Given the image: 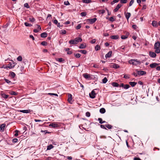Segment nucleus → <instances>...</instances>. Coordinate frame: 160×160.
Returning <instances> with one entry per match:
<instances>
[{
    "label": "nucleus",
    "instance_id": "21",
    "mask_svg": "<svg viewBox=\"0 0 160 160\" xmlns=\"http://www.w3.org/2000/svg\"><path fill=\"white\" fill-rule=\"evenodd\" d=\"M119 8H120V4H118L114 10V12H117L119 10Z\"/></svg>",
    "mask_w": 160,
    "mask_h": 160
},
{
    "label": "nucleus",
    "instance_id": "30",
    "mask_svg": "<svg viewBox=\"0 0 160 160\" xmlns=\"http://www.w3.org/2000/svg\"><path fill=\"white\" fill-rule=\"evenodd\" d=\"M98 120L99 121V123L100 124H102L105 122V121H103L102 119L100 118H98Z\"/></svg>",
    "mask_w": 160,
    "mask_h": 160
},
{
    "label": "nucleus",
    "instance_id": "11",
    "mask_svg": "<svg viewBox=\"0 0 160 160\" xmlns=\"http://www.w3.org/2000/svg\"><path fill=\"white\" fill-rule=\"evenodd\" d=\"M150 56L152 58H155L156 56V52H150L149 53Z\"/></svg>",
    "mask_w": 160,
    "mask_h": 160
},
{
    "label": "nucleus",
    "instance_id": "32",
    "mask_svg": "<svg viewBox=\"0 0 160 160\" xmlns=\"http://www.w3.org/2000/svg\"><path fill=\"white\" fill-rule=\"evenodd\" d=\"M2 96L3 98H7L8 97V95H6L5 93L2 94Z\"/></svg>",
    "mask_w": 160,
    "mask_h": 160
},
{
    "label": "nucleus",
    "instance_id": "56",
    "mask_svg": "<svg viewBox=\"0 0 160 160\" xmlns=\"http://www.w3.org/2000/svg\"><path fill=\"white\" fill-rule=\"evenodd\" d=\"M105 10H100L99 11V12L100 13H102V14H103L105 12Z\"/></svg>",
    "mask_w": 160,
    "mask_h": 160
},
{
    "label": "nucleus",
    "instance_id": "45",
    "mask_svg": "<svg viewBox=\"0 0 160 160\" xmlns=\"http://www.w3.org/2000/svg\"><path fill=\"white\" fill-rule=\"evenodd\" d=\"M134 2V0H131L129 4V6H131L133 3Z\"/></svg>",
    "mask_w": 160,
    "mask_h": 160
},
{
    "label": "nucleus",
    "instance_id": "37",
    "mask_svg": "<svg viewBox=\"0 0 160 160\" xmlns=\"http://www.w3.org/2000/svg\"><path fill=\"white\" fill-rule=\"evenodd\" d=\"M81 15L82 17L85 16L87 15V13L86 12H83L81 13Z\"/></svg>",
    "mask_w": 160,
    "mask_h": 160
},
{
    "label": "nucleus",
    "instance_id": "33",
    "mask_svg": "<svg viewBox=\"0 0 160 160\" xmlns=\"http://www.w3.org/2000/svg\"><path fill=\"white\" fill-rule=\"evenodd\" d=\"M112 85L115 87H117L119 86V84L117 82H113L112 83Z\"/></svg>",
    "mask_w": 160,
    "mask_h": 160
},
{
    "label": "nucleus",
    "instance_id": "12",
    "mask_svg": "<svg viewBox=\"0 0 160 160\" xmlns=\"http://www.w3.org/2000/svg\"><path fill=\"white\" fill-rule=\"evenodd\" d=\"M6 126L5 124H2L0 125V130L2 132H3L4 130V128Z\"/></svg>",
    "mask_w": 160,
    "mask_h": 160
},
{
    "label": "nucleus",
    "instance_id": "4",
    "mask_svg": "<svg viewBox=\"0 0 160 160\" xmlns=\"http://www.w3.org/2000/svg\"><path fill=\"white\" fill-rule=\"evenodd\" d=\"M82 76L86 79H91V76L90 74L87 73H84L82 74Z\"/></svg>",
    "mask_w": 160,
    "mask_h": 160
},
{
    "label": "nucleus",
    "instance_id": "48",
    "mask_svg": "<svg viewBox=\"0 0 160 160\" xmlns=\"http://www.w3.org/2000/svg\"><path fill=\"white\" fill-rule=\"evenodd\" d=\"M96 41V39H93L90 42L92 44H94L95 43Z\"/></svg>",
    "mask_w": 160,
    "mask_h": 160
},
{
    "label": "nucleus",
    "instance_id": "34",
    "mask_svg": "<svg viewBox=\"0 0 160 160\" xmlns=\"http://www.w3.org/2000/svg\"><path fill=\"white\" fill-rule=\"evenodd\" d=\"M24 25L27 27H31L32 26V24L26 22L24 23Z\"/></svg>",
    "mask_w": 160,
    "mask_h": 160
},
{
    "label": "nucleus",
    "instance_id": "36",
    "mask_svg": "<svg viewBox=\"0 0 160 160\" xmlns=\"http://www.w3.org/2000/svg\"><path fill=\"white\" fill-rule=\"evenodd\" d=\"M17 59L18 61H21L22 60V58L21 56H19L17 58Z\"/></svg>",
    "mask_w": 160,
    "mask_h": 160
},
{
    "label": "nucleus",
    "instance_id": "2",
    "mask_svg": "<svg viewBox=\"0 0 160 160\" xmlns=\"http://www.w3.org/2000/svg\"><path fill=\"white\" fill-rule=\"evenodd\" d=\"M129 63L132 64L133 65H139L141 62L139 61L137 59H132L129 61Z\"/></svg>",
    "mask_w": 160,
    "mask_h": 160
},
{
    "label": "nucleus",
    "instance_id": "9",
    "mask_svg": "<svg viewBox=\"0 0 160 160\" xmlns=\"http://www.w3.org/2000/svg\"><path fill=\"white\" fill-rule=\"evenodd\" d=\"M68 101L70 103H72V95L70 94H69L68 96Z\"/></svg>",
    "mask_w": 160,
    "mask_h": 160
},
{
    "label": "nucleus",
    "instance_id": "62",
    "mask_svg": "<svg viewBox=\"0 0 160 160\" xmlns=\"http://www.w3.org/2000/svg\"><path fill=\"white\" fill-rule=\"evenodd\" d=\"M109 20L112 22H113L114 21V18L112 17H111L109 18Z\"/></svg>",
    "mask_w": 160,
    "mask_h": 160
},
{
    "label": "nucleus",
    "instance_id": "52",
    "mask_svg": "<svg viewBox=\"0 0 160 160\" xmlns=\"http://www.w3.org/2000/svg\"><path fill=\"white\" fill-rule=\"evenodd\" d=\"M64 4L66 5H69L70 3L68 1H65L64 2Z\"/></svg>",
    "mask_w": 160,
    "mask_h": 160
},
{
    "label": "nucleus",
    "instance_id": "17",
    "mask_svg": "<svg viewBox=\"0 0 160 160\" xmlns=\"http://www.w3.org/2000/svg\"><path fill=\"white\" fill-rule=\"evenodd\" d=\"M49 126L52 127L53 128L57 127L58 126V125L57 124L55 123H52L50 124L49 125Z\"/></svg>",
    "mask_w": 160,
    "mask_h": 160
},
{
    "label": "nucleus",
    "instance_id": "57",
    "mask_svg": "<svg viewBox=\"0 0 160 160\" xmlns=\"http://www.w3.org/2000/svg\"><path fill=\"white\" fill-rule=\"evenodd\" d=\"M36 26L37 28L39 30H41V28L40 25H39L38 24H36Z\"/></svg>",
    "mask_w": 160,
    "mask_h": 160
},
{
    "label": "nucleus",
    "instance_id": "64",
    "mask_svg": "<svg viewBox=\"0 0 160 160\" xmlns=\"http://www.w3.org/2000/svg\"><path fill=\"white\" fill-rule=\"evenodd\" d=\"M134 160H142L139 158H134Z\"/></svg>",
    "mask_w": 160,
    "mask_h": 160
},
{
    "label": "nucleus",
    "instance_id": "44",
    "mask_svg": "<svg viewBox=\"0 0 160 160\" xmlns=\"http://www.w3.org/2000/svg\"><path fill=\"white\" fill-rule=\"evenodd\" d=\"M127 2V0H121V3H126Z\"/></svg>",
    "mask_w": 160,
    "mask_h": 160
},
{
    "label": "nucleus",
    "instance_id": "29",
    "mask_svg": "<svg viewBox=\"0 0 160 160\" xmlns=\"http://www.w3.org/2000/svg\"><path fill=\"white\" fill-rule=\"evenodd\" d=\"M82 1L83 3H88L92 2L91 0H82Z\"/></svg>",
    "mask_w": 160,
    "mask_h": 160
},
{
    "label": "nucleus",
    "instance_id": "16",
    "mask_svg": "<svg viewBox=\"0 0 160 160\" xmlns=\"http://www.w3.org/2000/svg\"><path fill=\"white\" fill-rule=\"evenodd\" d=\"M129 34L127 33L125 35H123L121 36V38L122 39H126L128 36Z\"/></svg>",
    "mask_w": 160,
    "mask_h": 160
},
{
    "label": "nucleus",
    "instance_id": "61",
    "mask_svg": "<svg viewBox=\"0 0 160 160\" xmlns=\"http://www.w3.org/2000/svg\"><path fill=\"white\" fill-rule=\"evenodd\" d=\"M86 116L88 117H89L90 116V114L89 112H87L86 113Z\"/></svg>",
    "mask_w": 160,
    "mask_h": 160
},
{
    "label": "nucleus",
    "instance_id": "58",
    "mask_svg": "<svg viewBox=\"0 0 160 160\" xmlns=\"http://www.w3.org/2000/svg\"><path fill=\"white\" fill-rule=\"evenodd\" d=\"M15 133L14 134L15 136H17L18 135V131L16 130L15 131Z\"/></svg>",
    "mask_w": 160,
    "mask_h": 160
},
{
    "label": "nucleus",
    "instance_id": "46",
    "mask_svg": "<svg viewBox=\"0 0 160 160\" xmlns=\"http://www.w3.org/2000/svg\"><path fill=\"white\" fill-rule=\"evenodd\" d=\"M24 6L26 8H30L28 4L27 3H26L24 4Z\"/></svg>",
    "mask_w": 160,
    "mask_h": 160
},
{
    "label": "nucleus",
    "instance_id": "22",
    "mask_svg": "<svg viewBox=\"0 0 160 160\" xmlns=\"http://www.w3.org/2000/svg\"><path fill=\"white\" fill-rule=\"evenodd\" d=\"M86 45L85 44H81L79 46V48L80 49H83L86 48Z\"/></svg>",
    "mask_w": 160,
    "mask_h": 160
},
{
    "label": "nucleus",
    "instance_id": "25",
    "mask_svg": "<svg viewBox=\"0 0 160 160\" xmlns=\"http://www.w3.org/2000/svg\"><path fill=\"white\" fill-rule=\"evenodd\" d=\"M20 112H23V113H28L30 112V110H21Z\"/></svg>",
    "mask_w": 160,
    "mask_h": 160
},
{
    "label": "nucleus",
    "instance_id": "49",
    "mask_svg": "<svg viewBox=\"0 0 160 160\" xmlns=\"http://www.w3.org/2000/svg\"><path fill=\"white\" fill-rule=\"evenodd\" d=\"M81 26L80 24H78L76 27V29L77 30L81 28Z\"/></svg>",
    "mask_w": 160,
    "mask_h": 160
},
{
    "label": "nucleus",
    "instance_id": "3",
    "mask_svg": "<svg viewBox=\"0 0 160 160\" xmlns=\"http://www.w3.org/2000/svg\"><path fill=\"white\" fill-rule=\"evenodd\" d=\"M137 72V74L139 75H143L146 74V72L145 71L141 70H136Z\"/></svg>",
    "mask_w": 160,
    "mask_h": 160
},
{
    "label": "nucleus",
    "instance_id": "53",
    "mask_svg": "<svg viewBox=\"0 0 160 160\" xmlns=\"http://www.w3.org/2000/svg\"><path fill=\"white\" fill-rule=\"evenodd\" d=\"M113 67L114 68H118L119 67V66H118V65H117L116 64H114L113 65Z\"/></svg>",
    "mask_w": 160,
    "mask_h": 160
},
{
    "label": "nucleus",
    "instance_id": "43",
    "mask_svg": "<svg viewBox=\"0 0 160 160\" xmlns=\"http://www.w3.org/2000/svg\"><path fill=\"white\" fill-rule=\"evenodd\" d=\"M10 93L11 95H16L17 94V93L16 92H15L13 91H11L10 92Z\"/></svg>",
    "mask_w": 160,
    "mask_h": 160
},
{
    "label": "nucleus",
    "instance_id": "13",
    "mask_svg": "<svg viewBox=\"0 0 160 160\" xmlns=\"http://www.w3.org/2000/svg\"><path fill=\"white\" fill-rule=\"evenodd\" d=\"M77 44L79 42H81L82 39L80 38H77L74 39Z\"/></svg>",
    "mask_w": 160,
    "mask_h": 160
},
{
    "label": "nucleus",
    "instance_id": "18",
    "mask_svg": "<svg viewBox=\"0 0 160 160\" xmlns=\"http://www.w3.org/2000/svg\"><path fill=\"white\" fill-rule=\"evenodd\" d=\"M119 36L118 35H112L110 37L111 38L113 39H117L118 38Z\"/></svg>",
    "mask_w": 160,
    "mask_h": 160
},
{
    "label": "nucleus",
    "instance_id": "20",
    "mask_svg": "<svg viewBox=\"0 0 160 160\" xmlns=\"http://www.w3.org/2000/svg\"><path fill=\"white\" fill-rule=\"evenodd\" d=\"M112 53V51H109L107 54L105 55V57L106 58H110L111 56V54Z\"/></svg>",
    "mask_w": 160,
    "mask_h": 160
},
{
    "label": "nucleus",
    "instance_id": "51",
    "mask_svg": "<svg viewBox=\"0 0 160 160\" xmlns=\"http://www.w3.org/2000/svg\"><path fill=\"white\" fill-rule=\"evenodd\" d=\"M75 56L77 58H79L81 56V55L79 53H77L75 55Z\"/></svg>",
    "mask_w": 160,
    "mask_h": 160
},
{
    "label": "nucleus",
    "instance_id": "47",
    "mask_svg": "<svg viewBox=\"0 0 160 160\" xmlns=\"http://www.w3.org/2000/svg\"><path fill=\"white\" fill-rule=\"evenodd\" d=\"M48 94L50 95H54V96H57V97L58 96V95L57 94L54 93H48Z\"/></svg>",
    "mask_w": 160,
    "mask_h": 160
},
{
    "label": "nucleus",
    "instance_id": "31",
    "mask_svg": "<svg viewBox=\"0 0 160 160\" xmlns=\"http://www.w3.org/2000/svg\"><path fill=\"white\" fill-rule=\"evenodd\" d=\"M131 15V14L129 12H127L126 15V18L128 20L129 18L130 17Z\"/></svg>",
    "mask_w": 160,
    "mask_h": 160
},
{
    "label": "nucleus",
    "instance_id": "55",
    "mask_svg": "<svg viewBox=\"0 0 160 160\" xmlns=\"http://www.w3.org/2000/svg\"><path fill=\"white\" fill-rule=\"evenodd\" d=\"M18 140L17 138H14L12 140V142H17Z\"/></svg>",
    "mask_w": 160,
    "mask_h": 160
},
{
    "label": "nucleus",
    "instance_id": "6",
    "mask_svg": "<svg viewBox=\"0 0 160 160\" xmlns=\"http://www.w3.org/2000/svg\"><path fill=\"white\" fill-rule=\"evenodd\" d=\"M96 93L94 90H92L91 93H89L90 98H94L95 97Z\"/></svg>",
    "mask_w": 160,
    "mask_h": 160
},
{
    "label": "nucleus",
    "instance_id": "1",
    "mask_svg": "<svg viewBox=\"0 0 160 160\" xmlns=\"http://www.w3.org/2000/svg\"><path fill=\"white\" fill-rule=\"evenodd\" d=\"M160 42L159 41L156 42L154 44V49L155 52L157 53H160Z\"/></svg>",
    "mask_w": 160,
    "mask_h": 160
},
{
    "label": "nucleus",
    "instance_id": "10",
    "mask_svg": "<svg viewBox=\"0 0 160 160\" xmlns=\"http://www.w3.org/2000/svg\"><path fill=\"white\" fill-rule=\"evenodd\" d=\"M121 87H123L124 89H127L130 87V86L128 84L124 85L123 83H121Z\"/></svg>",
    "mask_w": 160,
    "mask_h": 160
},
{
    "label": "nucleus",
    "instance_id": "40",
    "mask_svg": "<svg viewBox=\"0 0 160 160\" xmlns=\"http://www.w3.org/2000/svg\"><path fill=\"white\" fill-rule=\"evenodd\" d=\"M41 44L43 46H46L47 45V43L45 41H43L41 42Z\"/></svg>",
    "mask_w": 160,
    "mask_h": 160
},
{
    "label": "nucleus",
    "instance_id": "23",
    "mask_svg": "<svg viewBox=\"0 0 160 160\" xmlns=\"http://www.w3.org/2000/svg\"><path fill=\"white\" fill-rule=\"evenodd\" d=\"M129 83L132 87H134L137 84L136 82H129Z\"/></svg>",
    "mask_w": 160,
    "mask_h": 160
},
{
    "label": "nucleus",
    "instance_id": "7",
    "mask_svg": "<svg viewBox=\"0 0 160 160\" xmlns=\"http://www.w3.org/2000/svg\"><path fill=\"white\" fill-rule=\"evenodd\" d=\"M15 65V64L14 62H10L8 64V67L9 69H12L14 68Z\"/></svg>",
    "mask_w": 160,
    "mask_h": 160
},
{
    "label": "nucleus",
    "instance_id": "50",
    "mask_svg": "<svg viewBox=\"0 0 160 160\" xmlns=\"http://www.w3.org/2000/svg\"><path fill=\"white\" fill-rule=\"evenodd\" d=\"M61 33L63 34H65L66 33V31L65 30H62L61 31Z\"/></svg>",
    "mask_w": 160,
    "mask_h": 160
},
{
    "label": "nucleus",
    "instance_id": "15",
    "mask_svg": "<svg viewBox=\"0 0 160 160\" xmlns=\"http://www.w3.org/2000/svg\"><path fill=\"white\" fill-rule=\"evenodd\" d=\"M69 43L70 44H77L75 39H72L69 41Z\"/></svg>",
    "mask_w": 160,
    "mask_h": 160
},
{
    "label": "nucleus",
    "instance_id": "59",
    "mask_svg": "<svg viewBox=\"0 0 160 160\" xmlns=\"http://www.w3.org/2000/svg\"><path fill=\"white\" fill-rule=\"evenodd\" d=\"M123 78H129V77L128 75L125 74L124 75Z\"/></svg>",
    "mask_w": 160,
    "mask_h": 160
},
{
    "label": "nucleus",
    "instance_id": "5",
    "mask_svg": "<svg viewBox=\"0 0 160 160\" xmlns=\"http://www.w3.org/2000/svg\"><path fill=\"white\" fill-rule=\"evenodd\" d=\"M97 20V18H94L92 19H88L87 20V21L90 24H93Z\"/></svg>",
    "mask_w": 160,
    "mask_h": 160
},
{
    "label": "nucleus",
    "instance_id": "41",
    "mask_svg": "<svg viewBox=\"0 0 160 160\" xmlns=\"http://www.w3.org/2000/svg\"><path fill=\"white\" fill-rule=\"evenodd\" d=\"M107 81H108V80H107V78H106V77L102 79V82H103V83H106Z\"/></svg>",
    "mask_w": 160,
    "mask_h": 160
},
{
    "label": "nucleus",
    "instance_id": "28",
    "mask_svg": "<svg viewBox=\"0 0 160 160\" xmlns=\"http://www.w3.org/2000/svg\"><path fill=\"white\" fill-rule=\"evenodd\" d=\"M105 112V109L104 108H102L100 109V112L101 113H104Z\"/></svg>",
    "mask_w": 160,
    "mask_h": 160
},
{
    "label": "nucleus",
    "instance_id": "39",
    "mask_svg": "<svg viewBox=\"0 0 160 160\" xmlns=\"http://www.w3.org/2000/svg\"><path fill=\"white\" fill-rule=\"evenodd\" d=\"M95 49L96 51L100 49V47L98 45H97L95 47Z\"/></svg>",
    "mask_w": 160,
    "mask_h": 160
},
{
    "label": "nucleus",
    "instance_id": "14",
    "mask_svg": "<svg viewBox=\"0 0 160 160\" xmlns=\"http://www.w3.org/2000/svg\"><path fill=\"white\" fill-rule=\"evenodd\" d=\"M9 76H11L12 78H13L15 77L16 74L13 72H9Z\"/></svg>",
    "mask_w": 160,
    "mask_h": 160
},
{
    "label": "nucleus",
    "instance_id": "35",
    "mask_svg": "<svg viewBox=\"0 0 160 160\" xmlns=\"http://www.w3.org/2000/svg\"><path fill=\"white\" fill-rule=\"evenodd\" d=\"M29 20L30 22H33L35 21V20L34 18L32 17L29 18Z\"/></svg>",
    "mask_w": 160,
    "mask_h": 160
},
{
    "label": "nucleus",
    "instance_id": "26",
    "mask_svg": "<svg viewBox=\"0 0 160 160\" xmlns=\"http://www.w3.org/2000/svg\"><path fill=\"white\" fill-rule=\"evenodd\" d=\"M54 147L53 146L52 144L49 145L47 146V150H50L51 149L53 148Z\"/></svg>",
    "mask_w": 160,
    "mask_h": 160
},
{
    "label": "nucleus",
    "instance_id": "60",
    "mask_svg": "<svg viewBox=\"0 0 160 160\" xmlns=\"http://www.w3.org/2000/svg\"><path fill=\"white\" fill-rule=\"evenodd\" d=\"M93 67L95 68H99V65L97 64H94Z\"/></svg>",
    "mask_w": 160,
    "mask_h": 160
},
{
    "label": "nucleus",
    "instance_id": "54",
    "mask_svg": "<svg viewBox=\"0 0 160 160\" xmlns=\"http://www.w3.org/2000/svg\"><path fill=\"white\" fill-rule=\"evenodd\" d=\"M58 61L60 62H61L64 61V59L62 58H58Z\"/></svg>",
    "mask_w": 160,
    "mask_h": 160
},
{
    "label": "nucleus",
    "instance_id": "27",
    "mask_svg": "<svg viewBox=\"0 0 160 160\" xmlns=\"http://www.w3.org/2000/svg\"><path fill=\"white\" fill-rule=\"evenodd\" d=\"M78 52L84 54H87V51L84 50H79Z\"/></svg>",
    "mask_w": 160,
    "mask_h": 160
},
{
    "label": "nucleus",
    "instance_id": "8",
    "mask_svg": "<svg viewBox=\"0 0 160 160\" xmlns=\"http://www.w3.org/2000/svg\"><path fill=\"white\" fill-rule=\"evenodd\" d=\"M159 65V63H153L150 65V67L151 68H154L157 67V66H158Z\"/></svg>",
    "mask_w": 160,
    "mask_h": 160
},
{
    "label": "nucleus",
    "instance_id": "19",
    "mask_svg": "<svg viewBox=\"0 0 160 160\" xmlns=\"http://www.w3.org/2000/svg\"><path fill=\"white\" fill-rule=\"evenodd\" d=\"M152 25L154 27H156L158 26L157 22L155 21H153L152 22Z\"/></svg>",
    "mask_w": 160,
    "mask_h": 160
},
{
    "label": "nucleus",
    "instance_id": "63",
    "mask_svg": "<svg viewBox=\"0 0 160 160\" xmlns=\"http://www.w3.org/2000/svg\"><path fill=\"white\" fill-rule=\"evenodd\" d=\"M53 23L55 24H57L58 23V21H57V20H54L53 21Z\"/></svg>",
    "mask_w": 160,
    "mask_h": 160
},
{
    "label": "nucleus",
    "instance_id": "38",
    "mask_svg": "<svg viewBox=\"0 0 160 160\" xmlns=\"http://www.w3.org/2000/svg\"><path fill=\"white\" fill-rule=\"evenodd\" d=\"M119 0H113L112 2H111V4L113 5L115 3H117L119 2Z\"/></svg>",
    "mask_w": 160,
    "mask_h": 160
},
{
    "label": "nucleus",
    "instance_id": "24",
    "mask_svg": "<svg viewBox=\"0 0 160 160\" xmlns=\"http://www.w3.org/2000/svg\"><path fill=\"white\" fill-rule=\"evenodd\" d=\"M40 35L42 38H46L48 34L46 32H43Z\"/></svg>",
    "mask_w": 160,
    "mask_h": 160
},
{
    "label": "nucleus",
    "instance_id": "42",
    "mask_svg": "<svg viewBox=\"0 0 160 160\" xmlns=\"http://www.w3.org/2000/svg\"><path fill=\"white\" fill-rule=\"evenodd\" d=\"M105 126L107 128H108V129H111L112 128V126H111V125L108 124L107 125H105Z\"/></svg>",
    "mask_w": 160,
    "mask_h": 160
}]
</instances>
